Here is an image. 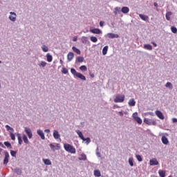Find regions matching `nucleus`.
Instances as JSON below:
<instances>
[{
  "instance_id": "nucleus-54",
  "label": "nucleus",
  "mask_w": 177,
  "mask_h": 177,
  "mask_svg": "<svg viewBox=\"0 0 177 177\" xmlns=\"http://www.w3.org/2000/svg\"><path fill=\"white\" fill-rule=\"evenodd\" d=\"M100 27H103V26H104V21H101L100 22Z\"/></svg>"
},
{
  "instance_id": "nucleus-34",
  "label": "nucleus",
  "mask_w": 177,
  "mask_h": 177,
  "mask_svg": "<svg viewBox=\"0 0 177 177\" xmlns=\"http://www.w3.org/2000/svg\"><path fill=\"white\" fill-rule=\"evenodd\" d=\"M23 140L24 143H26V145H28L29 143L28 138H27V136H26L25 134L23 135Z\"/></svg>"
},
{
  "instance_id": "nucleus-40",
  "label": "nucleus",
  "mask_w": 177,
  "mask_h": 177,
  "mask_svg": "<svg viewBox=\"0 0 177 177\" xmlns=\"http://www.w3.org/2000/svg\"><path fill=\"white\" fill-rule=\"evenodd\" d=\"M80 70L81 71H87L88 68L86 67V66L82 65L80 67Z\"/></svg>"
},
{
  "instance_id": "nucleus-11",
  "label": "nucleus",
  "mask_w": 177,
  "mask_h": 177,
  "mask_svg": "<svg viewBox=\"0 0 177 177\" xmlns=\"http://www.w3.org/2000/svg\"><path fill=\"white\" fill-rule=\"evenodd\" d=\"M53 136L54 139H59V140H62V139L60 138V134L59 133V131H57V130L53 131Z\"/></svg>"
},
{
  "instance_id": "nucleus-46",
  "label": "nucleus",
  "mask_w": 177,
  "mask_h": 177,
  "mask_svg": "<svg viewBox=\"0 0 177 177\" xmlns=\"http://www.w3.org/2000/svg\"><path fill=\"white\" fill-rule=\"evenodd\" d=\"M4 145L5 146H6V147H9L10 149H12V145L10 144V142H4Z\"/></svg>"
},
{
  "instance_id": "nucleus-42",
  "label": "nucleus",
  "mask_w": 177,
  "mask_h": 177,
  "mask_svg": "<svg viewBox=\"0 0 177 177\" xmlns=\"http://www.w3.org/2000/svg\"><path fill=\"white\" fill-rule=\"evenodd\" d=\"M134 121H136V122H137L138 124H142L143 122V121L142 120V119L140 118H136V119H134Z\"/></svg>"
},
{
  "instance_id": "nucleus-47",
  "label": "nucleus",
  "mask_w": 177,
  "mask_h": 177,
  "mask_svg": "<svg viewBox=\"0 0 177 177\" xmlns=\"http://www.w3.org/2000/svg\"><path fill=\"white\" fill-rule=\"evenodd\" d=\"M10 136L12 139V140H16V136H15V134L12 132L10 131Z\"/></svg>"
},
{
  "instance_id": "nucleus-44",
  "label": "nucleus",
  "mask_w": 177,
  "mask_h": 177,
  "mask_svg": "<svg viewBox=\"0 0 177 177\" xmlns=\"http://www.w3.org/2000/svg\"><path fill=\"white\" fill-rule=\"evenodd\" d=\"M83 142H86V145H89V143L91 142V138L88 137L86 138H84V140H82Z\"/></svg>"
},
{
  "instance_id": "nucleus-28",
  "label": "nucleus",
  "mask_w": 177,
  "mask_h": 177,
  "mask_svg": "<svg viewBox=\"0 0 177 177\" xmlns=\"http://www.w3.org/2000/svg\"><path fill=\"white\" fill-rule=\"evenodd\" d=\"M109 50V46H105L102 49V55L105 56V55H107V51Z\"/></svg>"
},
{
  "instance_id": "nucleus-43",
  "label": "nucleus",
  "mask_w": 177,
  "mask_h": 177,
  "mask_svg": "<svg viewBox=\"0 0 177 177\" xmlns=\"http://www.w3.org/2000/svg\"><path fill=\"white\" fill-rule=\"evenodd\" d=\"M6 128L7 131H11V132H15V129L8 124L6 125Z\"/></svg>"
},
{
  "instance_id": "nucleus-58",
  "label": "nucleus",
  "mask_w": 177,
  "mask_h": 177,
  "mask_svg": "<svg viewBox=\"0 0 177 177\" xmlns=\"http://www.w3.org/2000/svg\"><path fill=\"white\" fill-rule=\"evenodd\" d=\"M18 143H19V145H22L23 144V140H19L18 141Z\"/></svg>"
},
{
  "instance_id": "nucleus-60",
  "label": "nucleus",
  "mask_w": 177,
  "mask_h": 177,
  "mask_svg": "<svg viewBox=\"0 0 177 177\" xmlns=\"http://www.w3.org/2000/svg\"><path fill=\"white\" fill-rule=\"evenodd\" d=\"M0 146H1V147H3V149H5V146L1 142H0Z\"/></svg>"
},
{
  "instance_id": "nucleus-37",
  "label": "nucleus",
  "mask_w": 177,
  "mask_h": 177,
  "mask_svg": "<svg viewBox=\"0 0 177 177\" xmlns=\"http://www.w3.org/2000/svg\"><path fill=\"white\" fill-rule=\"evenodd\" d=\"M90 41H91V42L96 43L97 41V37L95 36H91L90 37Z\"/></svg>"
},
{
  "instance_id": "nucleus-26",
  "label": "nucleus",
  "mask_w": 177,
  "mask_h": 177,
  "mask_svg": "<svg viewBox=\"0 0 177 177\" xmlns=\"http://www.w3.org/2000/svg\"><path fill=\"white\" fill-rule=\"evenodd\" d=\"M72 50H73L75 53H77V55H81V50L75 46L72 47Z\"/></svg>"
},
{
  "instance_id": "nucleus-13",
  "label": "nucleus",
  "mask_w": 177,
  "mask_h": 177,
  "mask_svg": "<svg viewBox=\"0 0 177 177\" xmlns=\"http://www.w3.org/2000/svg\"><path fill=\"white\" fill-rule=\"evenodd\" d=\"M155 114L156 115H157L158 118H160V120H164V114H162V112H161V111H156Z\"/></svg>"
},
{
  "instance_id": "nucleus-50",
  "label": "nucleus",
  "mask_w": 177,
  "mask_h": 177,
  "mask_svg": "<svg viewBox=\"0 0 177 177\" xmlns=\"http://www.w3.org/2000/svg\"><path fill=\"white\" fill-rule=\"evenodd\" d=\"M132 117H133V120L138 118L139 116H138V112L133 113Z\"/></svg>"
},
{
  "instance_id": "nucleus-10",
  "label": "nucleus",
  "mask_w": 177,
  "mask_h": 177,
  "mask_svg": "<svg viewBox=\"0 0 177 177\" xmlns=\"http://www.w3.org/2000/svg\"><path fill=\"white\" fill-rule=\"evenodd\" d=\"M158 160H157V158H153L149 160V165L151 166L158 165Z\"/></svg>"
},
{
  "instance_id": "nucleus-17",
  "label": "nucleus",
  "mask_w": 177,
  "mask_h": 177,
  "mask_svg": "<svg viewBox=\"0 0 177 177\" xmlns=\"http://www.w3.org/2000/svg\"><path fill=\"white\" fill-rule=\"evenodd\" d=\"M161 140H162V143H163V145H168V143H169L168 138L165 136H163L162 137Z\"/></svg>"
},
{
  "instance_id": "nucleus-53",
  "label": "nucleus",
  "mask_w": 177,
  "mask_h": 177,
  "mask_svg": "<svg viewBox=\"0 0 177 177\" xmlns=\"http://www.w3.org/2000/svg\"><path fill=\"white\" fill-rule=\"evenodd\" d=\"M118 114L120 117H124V113L122 111H119Z\"/></svg>"
},
{
  "instance_id": "nucleus-25",
  "label": "nucleus",
  "mask_w": 177,
  "mask_h": 177,
  "mask_svg": "<svg viewBox=\"0 0 177 177\" xmlns=\"http://www.w3.org/2000/svg\"><path fill=\"white\" fill-rule=\"evenodd\" d=\"M139 17H140V19L142 20H143L144 21H149V17L146 16V15H143L142 14L139 15Z\"/></svg>"
},
{
  "instance_id": "nucleus-4",
  "label": "nucleus",
  "mask_w": 177,
  "mask_h": 177,
  "mask_svg": "<svg viewBox=\"0 0 177 177\" xmlns=\"http://www.w3.org/2000/svg\"><path fill=\"white\" fill-rule=\"evenodd\" d=\"M125 100V95H117L114 99L115 103H122Z\"/></svg>"
},
{
  "instance_id": "nucleus-29",
  "label": "nucleus",
  "mask_w": 177,
  "mask_h": 177,
  "mask_svg": "<svg viewBox=\"0 0 177 177\" xmlns=\"http://www.w3.org/2000/svg\"><path fill=\"white\" fill-rule=\"evenodd\" d=\"M120 12H121V8L115 7L114 8V11H113L114 15H118V13H120Z\"/></svg>"
},
{
  "instance_id": "nucleus-32",
  "label": "nucleus",
  "mask_w": 177,
  "mask_h": 177,
  "mask_svg": "<svg viewBox=\"0 0 177 177\" xmlns=\"http://www.w3.org/2000/svg\"><path fill=\"white\" fill-rule=\"evenodd\" d=\"M46 64H48V63H46L44 61H41L40 63L38 64V66L39 67H46Z\"/></svg>"
},
{
  "instance_id": "nucleus-59",
  "label": "nucleus",
  "mask_w": 177,
  "mask_h": 177,
  "mask_svg": "<svg viewBox=\"0 0 177 177\" xmlns=\"http://www.w3.org/2000/svg\"><path fill=\"white\" fill-rule=\"evenodd\" d=\"M172 122H177V119L175 118H174L172 119Z\"/></svg>"
},
{
  "instance_id": "nucleus-33",
  "label": "nucleus",
  "mask_w": 177,
  "mask_h": 177,
  "mask_svg": "<svg viewBox=\"0 0 177 177\" xmlns=\"http://www.w3.org/2000/svg\"><path fill=\"white\" fill-rule=\"evenodd\" d=\"M159 176L165 177V171L160 169L158 171Z\"/></svg>"
},
{
  "instance_id": "nucleus-19",
  "label": "nucleus",
  "mask_w": 177,
  "mask_h": 177,
  "mask_svg": "<svg viewBox=\"0 0 177 177\" xmlns=\"http://www.w3.org/2000/svg\"><path fill=\"white\" fill-rule=\"evenodd\" d=\"M42 161L45 165H52V162L49 159L43 158Z\"/></svg>"
},
{
  "instance_id": "nucleus-48",
  "label": "nucleus",
  "mask_w": 177,
  "mask_h": 177,
  "mask_svg": "<svg viewBox=\"0 0 177 177\" xmlns=\"http://www.w3.org/2000/svg\"><path fill=\"white\" fill-rule=\"evenodd\" d=\"M62 74H68V70L66 68H62Z\"/></svg>"
},
{
  "instance_id": "nucleus-31",
  "label": "nucleus",
  "mask_w": 177,
  "mask_h": 177,
  "mask_svg": "<svg viewBox=\"0 0 177 177\" xmlns=\"http://www.w3.org/2000/svg\"><path fill=\"white\" fill-rule=\"evenodd\" d=\"M41 50L46 53V52H49V48H48V46L46 45H42L41 46Z\"/></svg>"
},
{
  "instance_id": "nucleus-49",
  "label": "nucleus",
  "mask_w": 177,
  "mask_h": 177,
  "mask_svg": "<svg viewBox=\"0 0 177 177\" xmlns=\"http://www.w3.org/2000/svg\"><path fill=\"white\" fill-rule=\"evenodd\" d=\"M17 153V151H13V150H11L10 151V154H11V156H12V157H16V154Z\"/></svg>"
},
{
  "instance_id": "nucleus-2",
  "label": "nucleus",
  "mask_w": 177,
  "mask_h": 177,
  "mask_svg": "<svg viewBox=\"0 0 177 177\" xmlns=\"http://www.w3.org/2000/svg\"><path fill=\"white\" fill-rule=\"evenodd\" d=\"M64 149L66 151H68V153H71V154H75L77 152L75 148L70 144H64Z\"/></svg>"
},
{
  "instance_id": "nucleus-51",
  "label": "nucleus",
  "mask_w": 177,
  "mask_h": 177,
  "mask_svg": "<svg viewBox=\"0 0 177 177\" xmlns=\"http://www.w3.org/2000/svg\"><path fill=\"white\" fill-rule=\"evenodd\" d=\"M96 156H97V157H98V158L102 157V155L100 154V152H99V151H96Z\"/></svg>"
},
{
  "instance_id": "nucleus-55",
  "label": "nucleus",
  "mask_w": 177,
  "mask_h": 177,
  "mask_svg": "<svg viewBox=\"0 0 177 177\" xmlns=\"http://www.w3.org/2000/svg\"><path fill=\"white\" fill-rule=\"evenodd\" d=\"M77 39H78V37H74L73 38V42H77Z\"/></svg>"
},
{
  "instance_id": "nucleus-12",
  "label": "nucleus",
  "mask_w": 177,
  "mask_h": 177,
  "mask_svg": "<svg viewBox=\"0 0 177 177\" xmlns=\"http://www.w3.org/2000/svg\"><path fill=\"white\" fill-rule=\"evenodd\" d=\"M37 135H39V136H40L42 140H45V133H44V131L42 130L38 129L37 131Z\"/></svg>"
},
{
  "instance_id": "nucleus-18",
  "label": "nucleus",
  "mask_w": 177,
  "mask_h": 177,
  "mask_svg": "<svg viewBox=\"0 0 177 177\" xmlns=\"http://www.w3.org/2000/svg\"><path fill=\"white\" fill-rule=\"evenodd\" d=\"M122 13H124V15H127V13L129 12V8L128 7H122L121 9Z\"/></svg>"
},
{
  "instance_id": "nucleus-9",
  "label": "nucleus",
  "mask_w": 177,
  "mask_h": 177,
  "mask_svg": "<svg viewBox=\"0 0 177 177\" xmlns=\"http://www.w3.org/2000/svg\"><path fill=\"white\" fill-rule=\"evenodd\" d=\"M106 37H109L110 39H114V38H120V35L118 34H115V33H108L106 35Z\"/></svg>"
},
{
  "instance_id": "nucleus-57",
  "label": "nucleus",
  "mask_w": 177,
  "mask_h": 177,
  "mask_svg": "<svg viewBox=\"0 0 177 177\" xmlns=\"http://www.w3.org/2000/svg\"><path fill=\"white\" fill-rule=\"evenodd\" d=\"M153 6H155L156 8H158V3H153Z\"/></svg>"
},
{
  "instance_id": "nucleus-6",
  "label": "nucleus",
  "mask_w": 177,
  "mask_h": 177,
  "mask_svg": "<svg viewBox=\"0 0 177 177\" xmlns=\"http://www.w3.org/2000/svg\"><path fill=\"white\" fill-rule=\"evenodd\" d=\"M4 159H3V165H8V163L9 162V152L5 151L4 152Z\"/></svg>"
},
{
  "instance_id": "nucleus-1",
  "label": "nucleus",
  "mask_w": 177,
  "mask_h": 177,
  "mask_svg": "<svg viewBox=\"0 0 177 177\" xmlns=\"http://www.w3.org/2000/svg\"><path fill=\"white\" fill-rule=\"evenodd\" d=\"M71 73L73 75L75 78H79L80 80H82V81H86V77L85 75H82L81 73L77 72L74 68L71 69Z\"/></svg>"
},
{
  "instance_id": "nucleus-62",
  "label": "nucleus",
  "mask_w": 177,
  "mask_h": 177,
  "mask_svg": "<svg viewBox=\"0 0 177 177\" xmlns=\"http://www.w3.org/2000/svg\"><path fill=\"white\" fill-rule=\"evenodd\" d=\"M90 76L91 77V78H95V75L93 74L90 75Z\"/></svg>"
},
{
  "instance_id": "nucleus-5",
  "label": "nucleus",
  "mask_w": 177,
  "mask_h": 177,
  "mask_svg": "<svg viewBox=\"0 0 177 177\" xmlns=\"http://www.w3.org/2000/svg\"><path fill=\"white\" fill-rule=\"evenodd\" d=\"M16 17H17V15H16L15 12H10L8 19L10 21L15 23V21H16Z\"/></svg>"
},
{
  "instance_id": "nucleus-7",
  "label": "nucleus",
  "mask_w": 177,
  "mask_h": 177,
  "mask_svg": "<svg viewBox=\"0 0 177 177\" xmlns=\"http://www.w3.org/2000/svg\"><path fill=\"white\" fill-rule=\"evenodd\" d=\"M24 131L28 135L29 139H31L32 138V131H31V129L28 127H25Z\"/></svg>"
},
{
  "instance_id": "nucleus-52",
  "label": "nucleus",
  "mask_w": 177,
  "mask_h": 177,
  "mask_svg": "<svg viewBox=\"0 0 177 177\" xmlns=\"http://www.w3.org/2000/svg\"><path fill=\"white\" fill-rule=\"evenodd\" d=\"M17 138H18V141H19V140H21V136H20V133H17Z\"/></svg>"
},
{
  "instance_id": "nucleus-27",
  "label": "nucleus",
  "mask_w": 177,
  "mask_h": 177,
  "mask_svg": "<svg viewBox=\"0 0 177 177\" xmlns=\"http://www.w3.org/2000/svg\"><path fill=\"white\" fill-rule=\"evenodd\" d=\"M84 60V57H77L76 58L75 63H82Z\"/></svg>"
},
{
  "instance_id": "nucleus-64",
  "label": "nucleus",
  "mask_w": 177,
  "mask_h": 177,
  "mask_svg": "<svg viewBox=\"0 0 177 177\" xmlns=\"http://www.w3.org/2000/svg\"><path fill=\"white\" fill-rule=\"evenodd\" d=\"M59 63H60L61 64H63V60L60 59V60H59Z\"/></svg>"
},
{
  "instance_id": "nucleus-23",
  "label": "nucleus",
  "mask_w": 177,
  "mask_h": 177,
  "mask_svg": "<svg viewBox=\"0 0 177 177\" xmlns=\"http://www.w3.org/2000/svg\"><path fill=\"white\" fill-rule=\"evenodd\" d=\"M78 160L80 161H86V155L85 153H82L79 158Z\"/></svg>"
},
{
  "instance_id": "nucleus-45",
  "label": "nucleus",
  "mask_w": 177,
  "mask_h": 177,
  "mask_svg": "<svg viewBox=\"0 0 177 177\" xmlns=\"http://www.w3.org/2000/svg\"><path fill=\"white\" fill-rule=\"evenodd\" d=\"M171 32H173V34H176L177 32V28L175 26H171Z\"/></svg>"
},
{
  "instance_id": "nucleus-3",
  "label": "nucleus",
  "mask_w": 177,
  "mask_h": 177,
  "mask_svg": "<svg viewBox=\"0 0 177 177\" xmlns=\"http://www.w3.org/2000/svg\"><path fill=\"white\" fill-rule=\"evenodd\" d=\"M144 122L145 124H147V125H157V122L153 119H149V118H144Z\"/></svg>"
},
{
  "instance_id": "nucleus-61",
  "label": "nucleus",
  "mask_w": 177,
  "mask_h": 177,
  "mask_svg": "<svg viewBox=\"0 0 177 177\" xmlns=\"http://www.w3.org/2000/svg\"><path fill=\"white\" fill-rule=\"evenodd\" d=\"M152 44L153 45V46L157 47V44L156 42H152Z\"/></svg>"
},
{
  "instance_id": "nucleus-15",
  "label": "nucleus",
  "mask_w": 177,
  "mask_h": 177,
  "mask_svg": "<svg viewBox=\"0 0 177 177\" xmlns=\"http://www.w3.org/2000/svg\"><path fill=\"white\" fill-rule=\"evenodd\" d=\"M74 59V53L73 52H69L67 55V59L68 62H71Z\"/></svg>"
},
{
  "instance_id": "nucleus-39",
  "label": "nucleus",
  "mask_w": 177,
  "mask_h": 177,
  "mask_svg": "<svg viewBox=\"0 0 177 177\" xmlns=\"http://www.w3.org/2000/svg\"><path fill=\"white\" fill-rule=\"evenodd\" d=\"M136 158L139 161V162H142L143 161V158H142V156L140 155H136Z\"/></svg>"
},
{
  "instance_id": "nucleus-35",
  "label": "nucleus",
  "mask_w": 177,
  "mask_h": 177,
  "mask_svg": "<svg viewBox=\"0 0 177 177\" xmlns=\"http://www.w3.org/2000/svg\"><path fill=\"white\" fill-rule=\"evenodd\" d=\"M171 15H172V12H168L166 13V19L169 21V20H171Z\"/></svg>"
},
{
  "instance_id": "nucleus-30",
  "label": "nucleus",
  "mask_w": 177,
  "mask_h": 177,
  "mask_svg": "<svg viewBox=\"0 0 177 177\" xmlns=\"http://www.w3.org/2000/svg\"><path fill=\"white\" fill-rule=\"evenodd\" d=\"M14 172H15V174H17L18 175H21V174H22L21 169H20V168H16V169H14Z\"/></svg>"
},
{
  "instance_id": "nucleus-21",
  "label": "nucleus",
  "mask_w": 177,
  "mask_h": 177,
  "mask_svg": "<svg viewBox=\"0 0 177 177\" xmlns=\"http://www.w3.org/2000/svg\"><path fill=\"white\" fill-rule=\"evenodd\" d=\"M75 132L78 135L79 138L82 139V140H84V134H82L81 131L76 130Z\"/></svg>"
},
{
  "instance_id": "nucleus-22",
  "label": "nucleus",
  "mask_w": 177,
  "mask_h": 177,
  "mask_svg": "<svg viewBox=\"0 0 177 177\" xmlns=\"http://www.w3.org/2000/svg\"><path fill=\"white\" fill-rule=\"evenodd\" d=\"M143 48L144 49H147V50H153V46L151 44H145Z\"/></svg>"
},
{
  "instance_id": "nucleus-16",
  "label": "nucleus",
  "mask_w": 177,
  "mask_h": 177,
  "mask_svg": "<svg viewBox=\"0 0 177 177\" xmlns=\"http://www.w3.org/2000/svg\"><path fill=\"white\" fill-rule=\"evenodd\" d=\"M129 106H130L131 107H133L134 106H136V102L135 101V99L131 98L129 100L128 102Z\"/></svg>"
},
{
  "instance_id": "nucleus-41",
  "label": "nucleus",
  "mask_w": 177,
  "mask_h": 177,
  "mask_svg": "<svg viewBox=\"0 0 177 177\" xmlns=\"http://www.w3.org/2000/svg\"><path fill=\"white\" fill-rule=\"evenodd\" d=\"M129 164L130 167H133V158L132 157L129 158Z\"/></svg>"
},
{
  "instance_id": "nucleus-56",
  "label": "nucleus",
  "mask_w": 177,
  "mask_h": 177,
  "mask_svg": "<svg viewBox=\"0 0 177 177\" xmlns=\"http://www.w3.org/2000/svg\"><path fill=\"white\" fill-rule=\"evenodd\" d=\"M44 132H46V133H49L50 132V129H45Z\"/></svg>"
},
{
  "instance_id": "nucleus-63",
  "label": "nucleus",
  "mask_w": 177,
  "mask_h": 177,
  "mask_svg": "<svg viewBox=\"0 0 177 177\" xmlns=\"http://www.w3.org/2000/svg\"><path fill=\"white\" fill-rule=\"evenodd\" d=\"M149 115H154V113L153 112H150Z\"/></svg>"
},
{
  "instance_id": "nucleus-14",
  "label": "nucleus",
  "mask_w": 177,
  "mask_h": 177,
  "mask_svg": "<svg viewBox=\"0 0 177 177\" xmlns=\"http://www.w3.org/2000/svg\"><path fill=\"white\" fill-rule=\"evenodd\" d=\"M90 32H92V34H102V30L99 28L90 29Z\"/></svg>"
},
{
  "instance_id": "nucleus-20",
  "label": "nucleus",
  "mask_w": 177,
  "mask_h": 177,
  "mask_svg": "<svg viewBox=\"0 0 177 177\" xmlns=\"http://www.w3.org/2000/svg\"><path fill=\"white\" fill-rule=\"evenodd\" d=\"M82 44H89V39L88 37L83 36L82 37Z\"/></svg>"
},
{
  "instance_id": "nucleus-38",
  "label": "nucleus",
  "mask_w": 177,
  "mask_h": 177,
  "mask_svg": "<svg viewBox=\"0 0 177 177\" xmlns=\"http://www.w3.org/2000/svg\"><path fill=\"white\" fill-rule=\"evenodd\" d=\"M165 87H166V88H169V89H172V88H173V86H172V83L168 82L167 83H166Z\"/></svg>"
},
{
  "instance_id": "nucleus-36",
  "label": "nucleus",
  "mask_w": 177,
  "mask_h": 177,
  "mask_svg": "<svg viewBox=\"0 0 177 177\" xmlns=\"http://www.w3.org/2000/svg\"><path fill=\"white\" fill-rule=\"evenodd\" d=\"M94 175H95V176H97V177L102 176V174H100V170H95L94 171Z\"/></svg>"
},
{
  "instance_id": "nucleus-8",
  "label": "nucleus",
  "mask_w": 177,
  "mask_h": 177,
  "mask_svg": "<svg viewBox=\"0 0 177 177\" xmlns=\"http://www.w3.org/2000/svg\"><path fill=\"white\" fill-rule=\"evenodd\" d=\"M50 147L53 151H56V150H60V145L59 144H56L55 145L53 144H50Z\"/></svg>"
},
{
  "instance_id": "nucleus-24",
  "label": "nucleus",
  "mask_w": 177,
  "mask_h": 177,
  "mask_svg": "<svg viewBox=\"0 0 177 177\" xmlns=\"http://www.w3.org/2000/svg\"><path fill=\"white\" fill-rule=\"evenodd\" d=\"M46 57L47 59V62H48V63H50L52 60H53V57H52V55L49 53H47Z\"/></svg>"
}]
</instances>
